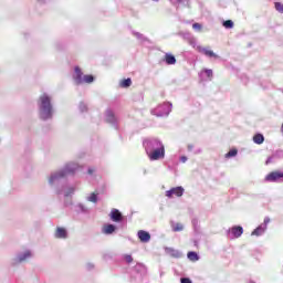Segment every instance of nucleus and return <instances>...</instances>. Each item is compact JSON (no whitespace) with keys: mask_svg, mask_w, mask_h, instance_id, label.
<instances>
[{"mask_svg":"<svg viewBox=\"0 0 283 283\" xmlns=\"http://www.w3.org/2000/svg\"><path fill=\"white\" fill-rule=\"evenodd\" d=\"M55 238H67V231L63 228H57L55 232Z\"/></svg>","mask_w":283,"mask_h":283,"instance_id":"obj_11","label":"nucleus"},{"mask_svg":"<svg viewBox=\"0 0 283 283\" xmlns=\"http://www.w3.org/2000/svg\"><path fill=\"white\" fill-rule=\"evenodd\" d=\"M132 85V78L122 80L119 82L120 87H129Z\"/></svg>","mask_w":283,"mask_h":283,"instance_id":"obj_17","label":"nucleus"},{"mask_svg":"<svg viewBox=\"0 0 283 283\" xmlns=\"http://www.w3.org/2000/svg\"><path fill=\"white\" fill-rule=\"evenodd\" d=\"M103 233L106 235H112L116 231V226L114 224H105L102 229Z\"/></svg>","mask_w":283,"mask_h":283,"instance_id":"obj_9","label":"nucleus"},{"mask_svg":"<svg viewBox=\"0 0 283 283\" xmlns=\"http://www.w3.org/2000/svg\"><path fill=\"white\" fill-rule=\"evenodd\" d=\"M184 193H185V188L179 186V187L171 188L170 190H167L166 198H174V196H176V198H182Z\"/></svg>","mask_w":283,"mask_h":283,"instance_id":"obj_5","label":"nucleus"},{"mask_svg":"<svg viewBox=\"0 0 283 283\" xmlns=\"http://www.w3.org/2000/svg\"><path fill=\"white\" fill-rule=\"evenodd\" d=\"M202 54H205L206 56H209L210 59H218V55L216 53H213V51L209 50V49H202L201 50Z\"/></svg>","mask_w":283,"mask_h":283,"instance_id":"obj_14","label":"nucleus"},{"mask_svg":"<svg viewBox=\"0 0 283 283\" xmlns=\"http://www.w3.org/2000/svg\"><path fill=\"white\" fill-rule=\"evenodd\" d=\"M80 109H81V112H87V105H85V104H80Z\"/></svg>","mask_w":283,"mask_h":283,"instance_id":"obj_27","label":"nucleus"},{"mask_svg":"<svg viewBox=\"0 0 283 283\" xmlns=\"http://www.w3.org/2000/svg\"><path fill=\"white\" fill-rule=\"evenodd\" d=\"M253 143H255V145H262V143H264V135L255 134L253 136Z\"/></svg>","mask_w":283,"mask_h":283,"instance_id":"obj_12","label":"nucleus"},{"mask_svg":"<svg viewBox=\"0 0 283 283\" xmlns=\"http://www.w3.org/2000/svg\"><path fill=\"white\" fill-rule=\"evenodd\" d=\"M264 233V229L262 228H256L253 230L252 235H262Z\"/></svg>","mask_w":283,"mask_h":283,"instance_id":"obj_21","label":"nucleus"},{"mask_svg":"<svg viewBox=\"0 0 283 283\" xmlns=\"http://www.w3.org/2000/svg\"><path fill=\"white\" fill-rule=\"evenodd\" d=\"M28 258H32V252L31 251H27L24 252L23 255H20L18 258L19 262H23L24 260H28Z\"/></svg>","mask_w":283,"mask_h":283,"instance_id":"obj_16","label":"nucleus"},{"mask_svg":"<svg viewBox=\"0 0 283 283\" xmlns=\"http://www.w3.org/2000/svg\"><path fill=\"white\" fill-rule=\"evenodd\" d=\"M187 258L190 262H198V260H200V256H198L196 252H188Z\"/></svg>","mask_w":283,"mask_h":283,"instance_id":"obj_13","label":"nucleus"},{"mask_svg":"<svg viewBox=\"0 0 283 283\" xmlns=\"http://www.w3.org/2000/svg\"><path fill=\"white\" fill-rule=\"evenodd\" d=\"M182 229H185L184 228V226L181 224V223H176L174 227H172V230L174 231H182Z\"/></svg>","mask_w":283,"mask_h":283,"instance_id":"obj_24","label":"nucleus"},{"mask_svg":"<svg viewBox=\"0 0 283 283\" xmlns=\"http://www.w3.org/2000/svg\"><path fill=\"white\" fill-rule=\"evenodd\" d=\"M88 174H92V169H88Z\"/></svg>","mask_w":283,"mask_h":283,"instance_id":"obj_32","label":"nucleus"},{"mask_svg":"<svg viewBox=\"0 0 283 283\" xmlns=\"http://www.w3.org/2000/svg\"><path fill=\"white\" fill-rule=\"evenodd\" d=\"M230 233L233 238H240L244 233V229L241 226L232 227Z\"/></svg>","mask_w":283,"mask_h":283,"instance_id":"obj_8","label":"nucleus"},{"mask_svg":"<svg viewBox=\"0 0 283 283\" xmlns=\"http://www.w3.org/2000/svg\"><path fill=\"white\" fill-rule=\"evenodd\" d=\"M88 202H96L98 200V197L96 193H92L88 198H87Z\"/></svg>","mask_w":283,"mask_h":283,"instance_id":"obj_23","label":"nucleus"},{"mask_svg":"<svg viewBox=\"0 0 283 283\" xmlns=\"http://www.w3.org/2000/svg\"><path fill=\"white\" fill-rule=\"evenodd\" d=\"M274 8L277 12H280L281 14H283V4L282 2H275L274 3Z\"/></svg>","mask_w":283,"mask_h":283,"instance_id":"obj_20","label":"nucleus"},{"mask_svg":"<svg viewBox=\"0 0 283 283\" xmlns=\"http://www.w3.org/2000/svg\"><path fill=\"white\" fill-rule=\"evenodd\" d=\"M151 240V234L147 231H143V242H149Z\"/></svg>","mask_w":283,"mask_h":283,"instance_id":"obj_18","label":"nucleus"},{"mask_svg":"<svg viewBox=\"0 0 283 283\" xmlns=\"http://www.w3.org/2000/svg\"><path fill=\"white\" fill-rule=\"evenodd\" d=\"M283 178V172L275 170L265 176L266 182H277V180Z\"/></svg>","mask_w":283,"mask_h":283,"instance_id":"obj_6","label":"nucleus"},{"mask_svg":"<svg viewBox=\"0 0 283 283\" xmlns=\"http://www.w3.org/2000/svg\"><path fill=\"white\" fill-rule=\"evenodd\" d=\"M235 156H238L237 149H231L229 153L226 154V158H233Z\"/></svg>","mask_w":283,"mask_h":283,"instance_id":"obj_19","label":"nucleus"},{"mask_svg":"<svg viewBox=\"0 0 283 283\" xmlns=\"http://www.w3.org/2000/svg\"><path fill=\"white\" fill-rule=\"evenodd\" d=\"M165 62L167 63V65H176V56H174L172 54L166 53Z\"/></svg>","mask_w":283,"mask_h":283,"instance_id":"obj_10","label":"nucleus"},{"mask_svg":"<svg viewBox=\"0 0 283 283\" xmlns=\"http://www.w3.org/2000/svg\"><path fill=\"white\" fill-rule=\"evenodd\" d=\"M205 74L206 76H208L209 78H213V71L210 69H206L205 70Z\"/></svg>","mask_w":283,"mask_h":283,"instance_id":"obj_25","label":"nucleus"},{"mask_svg":"<svg viewBox=\"0 0 283 283\" xmlns=\"http://www.w3.org/2000/svg\"><path fill=\"white\" fill-rule=\"evenodd\" d=\"M78 167V165L76 164H70L69 166L65 167V169L61 172H55L53 175H51L49 182L51 185H54V182H56V180H61V178L70 175V174H74V171H76V168Z\"/></svg>","mask_w":283,"mask_h":283,"instance_id":"obj_3","label":"nucleus"},{"mask_svg":"<svg viewBox=\"0 0 283 283\" xmlns=\"http://www.w3.org/2000/svg\"><path fill=\"white\" fill-rule=\"evenodd\" d=\"M111 220H113V222H120L123 220V214L118 209H113L111 211Z\"/></svg>","mask_w":283,"mask_h":283,"instance_id":"obj_7","label":"nucleus"},{"mask_svg":"<svg viewBox=\"0 0 283 283\" xmlns=\"http://www.w3.org/2000/svg\"><path fill=\"white\" fill-rule=\"evenodd\" d=\"M40 116L42 120H48V118H52V104H50V96L46 94L40 97Z\"/></svg>","mask_w":283,"mask_h":283,"instance_id":"obj_2","label":"nucleus"},{"mask_svg":"<svg viewBox=\"0 0 283 283\" xmlns=\"http://www.w3.org/2000/svg\"><path fill=\"white\" fill-rule=\"evenodd\" d=\"M139 240L143 242V230H139L137 233Z\"/></svg>","mask_w":283,"mask_h":283,"instance_id":"obj_30","label":"nucleus"},{"mask_svg":"<svg viewBox=\"0 0 283 283\" xmlns=\"http://www.w3.org/2000/svg\"><path fill=\"white\" fill-rule=\"evenodd\" d=\"M193 30H202V24L200 23H193L192 24Z\"/></svg>","mask_w":283,"mask_h":283,"instance_id":"obj_26","label":"nucleus"},{"mask_svg":"<svg viewBox=\"0 0 283 283\" xmlns=\"http://www.w3.org/2000/svg\"><path fill=\"white\" fill-rule=\"evenodd\" d=\"M74 81L77 85H81V83H93L94 82V76L92 75H84L81 72V69L78 66L75 67V75H74Z\"/></svg>","mask_w":283,"mask_h":283,"instance_id":"obj_4","label":"nucleus"},{"mask_svg":"<svg viewBox=\"0 0 283 283\" xmlns=\"http://www.w3.org/2000/svg\"><path fill=\"white\" fill-rule=\"evenodd\" d=\"M181 163H187V157H181Z\"/></svg>","mask_w":283,"mask_h":283,"instance_id":"obj_31","label":"nucleus"},{"mask_svg":"<svg viewBox=\"0 0 283 283\" xmlns=\"http://www.w3.org/2000/svg\"><path fill=\"white\" fill-rule=\"evenodd\" d=\"M153 1H158V0H153Z\"/></svg>","mask_w":283,"mask_h":283,"instance_id":"obj_34","label":"nucleus"},{"mask_svg":"<svg viewBox=\"0 0 283 283\" xmlns=\"http://www.w3.org/2000/svg\"><path fill=\"white\" fill-rule=\"evenodd\" d=\"M181 283H191V280L190 279H187V277H182Z\"/></svg>","mask_w":283,"mask_h":283,"instance_id":"obj_28","label":"nucleus"},{"mask_svg":"<svg viewBox=\"0 0 283 283\" xmlns=\"http://www.w3.org/2000/svg\"><path fill=\"white\" fill-rule=\"evenodd\" d=\"M125 260L129 264L133 261L132 255H126Z\"/></svg>","mask_w":283,"mask_h":283,"instance_id":"obj_29","label":"nucleus"},{"mask_svg":"<svg viewBox=\"0 0 283 283\" xmlns=\"http://www.w3.org/2000/svg\"><path fill=\"white\" fill-rule=\"evenodd\" d=\"M146 154L149 160H163L165 158V146L158 140L148 142Z\"/></svg>","mask_w":283,"mask_h":283,"instance_id":"obj_1","label":"nucleus"},{"mask_svg":"<svg viewBox=\"0 0 283 283\" xmlns=\"http://www.w3.org/2000/svg\"><path fill=\"white\" fill-rule=\"evenodd\" d=\"M65 196H70V193H65Z\"/></svg>","mask_w":283,"mask_h":283,"instance_id":"obj_33","label":"nucleus"},{"mask_svg":"<svg viewBox=\"0 0 283 283\" xmlns=\"http://www.w3.org/2000/svg\"><path fill=\"white\" fill-rule=\"evenodd\" d=\"M106 120L108 123H115L116 122V117L114 116V112H112V111L106 112Z\"/></svg>","mask_w":283,"mask_h":283,"instance_id":"obj_15","label":"nucleus"},{"mask_svg":"<svg viewBox=\"0 0 283 283\" xmlns=\"http://www.w3.org/2000/svg\"><path fill=\"white\" fill-rule=\"evenodd\" d=\"M223 27H226L228 30H231V28H233V21L231 20L224 21Z\"/></svg>","mask_w":283,"mask_h":283,"instance_id":"obj_22","label":"nucleus"}]
</instances>
